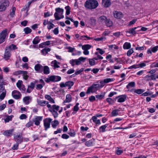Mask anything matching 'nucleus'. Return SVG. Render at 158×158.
<instances>
[{"label": "nucleus", "mask_w": 158, "mask_h": 158, "mask_svg": "<svg viewBox=\"0 0 158 158\" xmlns=\"http://www.w3.org/2000/svg\"><path fill=\"white\" fill-rule=\"evenodd\" d=\"M34 68L35 71L40 73H42L43 71V66L40 64H36Z\"/></svg>", "instance_id": "16"}, {"label": "nucleus", "mask_w": 158, "mask_h": 158, "mask_svg": "<svg viewBox=\"0 0 158 158\" xmlns=\"http://www.w3.org/2000/svg\"><path fill=\"white\" fill-rule=\"evenodd\" d=\"M6 92H2L0 95V99L1 101L3 100L6 96Z\"/></svg>", "instance_id": "48"}, {"label": "nucleus", "mask_w": 158, "mask_h": 158, "mask_svg": "<svg viewBox=\"0 0 158 158\" xmlns=\"http://www.w3.org/2000/svg\"><path fill=\"white\" fill-rule=\"evenodd\" d=\"M51 77H53L54 78L53 80L52 81L53 82H55L60 81L61 79V77L59 76L52 75Z\"/></svg>", "instance_id": "29"}, {"label": "nucleus", "mask_w": 158, "mask_h": 158, "mask_svg": "<svg viewBox=\"0 0 158 158\" xmlns=\"http://www.w3.org/2000/svg\"><path fill=\"white\" fill-rule=\"evenodd\" d=\"M105 23L106 26L109 27L112 26L113 25L112 21L109 19H107Z\"/></svg>", "instance_id": "26"}, {"label": "nucleus", "mask_w": 158, "mask_h": 158, "mask_svg": "<svg viewBox=\"0 0 158 158\" xmlns=\"http://www.w3.org/2000/svg\"><path fill=\"white\" fill-rule=\"evenodd\" d=\"M23 31L26 34H28L30 33L32 31L28 27H26L24 28Z\"/></svg>", "instance_id": "43"}, {"label": "nucleus", "mask_w": 158, "mask_h": 158, "mask_svg": "<svg viewBox=\"0 0 158 158\" xmlns=\"http://www.w3.org/2000/svg\"><path fill=\"white\" fill-rule=\"evenodd\" d=\"M52 121V119L50 118H46L44 120V126L45 130L46 131L50 127V123Z\"/></svg>", "instance_id": "8"}, {"label": "nucleus", "mask_w": 158, "mask_h": 158, "mask_svg": "<svg viewBox=\"0 0 158 158\" xmlns=\"http://www.w3.org/2000/svg\"><path fill=\"white\" fill-rule=\"evenodd\" d=\"M35 82H31L30 85L28 86V88H30L31 89H32V90H33L35 87Z\"/></svg>", "instance_id": "46"}, {"label": "nucleus", "mask_w": 158, "mask_h": 158, "mask_svg": "<svg viewBox=\"0 0 158 158\" xmlns=\"http://www.w3.org/2000/svg\"><path fill=\"white\" fill-rule=\"evenodd\" d=\"M3 92H6V90L5 89V86L2 85H0V93Z\"/></svg>", "instance_id": "57"}, {"label": "nucleus", "mask_w": 158, "mask_h": 158, "mask_svg": "<svg viewBox=\"0 0 158 158\" xmlns=\"http://www.w3.org/2000/svg\"><path fill=\"white\" fill-rule=\"evenodd\" d=\"M82 46V48L84 50L83 54L85 55H88L89 54V52L88 51L91 47V46L89 44H85L82 45L80 44V46Z\"/></svg>", "instance_id": "7"}, {"label": "nucleus", "mask_w": 158, "mask_h": 158, "mask_svg": "<svg viewBox=\"0 0 158 158\" xmlns=\"http://www.w3.org/2000/svg\"><path fill=\"white\" fill-rule=\"evenodd\" d=\"M41 39L39 36L36 37L32 41V43L34 44H36L39 43Z\"/></svg>", "instance_id": "33"}, {"label": "nucleus", "mask_w": 158, "mask_h": 158, "mask_svg": "<svg viewBox=\"0 0 158 158\" xmlns=\"http://www.w3.org/2000/svg\"><path fill=\"white\" fill-rule=\"evenodd\" d=\"M6 118L4 119V120L5 122L6 123L10 121H11L12 118L14 117V116L13 115H11L10 116L6 115Z\"/></svg>", "instance_id": "32"}, {"label": "nucleus", "mask_w": 158, "mask_h": 158, "mask_svg": "<svg viewBox=\"0 0 158 158\" xmlns=\"http://www.w3.org/2000/svg\"><path fill=\"white\" fill-rule=\"evenodd\" d=\"M14 138L16 140L17 143H20L23 141V137L22 136V134L21 135H15L14 136Z\"/></svg>", "instance_id": "15"}, {"label": "nucleus", "mask_w": 158, "mask_h": 158, "mask_svg": "<svg viewBox=\"0 0 158 158\" xmlns=\"http://www.w3.org/2000/svg\"><path fill=\"white\" fill-rule=\"evenodd\" d=\"M100 87L99 84H93L91 86L88 88L86 92V94H89L90 93H93L98 89Z\"/></svg>", "instance_id": "3"}, {"label": "nucleus", "mask_w": 158, "mask_h": 158, "mask_svg": "<svg viewBox=\"0 0 158 158\" xmlns=\"http://www.w3.org/2000/svg\"><path fill=\"white\" fill-rule=\"evenodd\" d=\"M11 56V49L10 46L6 47L5 51L4 58L6 60L9 59Z\"/></svg>", "instance_id": "4"}, {"label": "nucleus", "mask_w": 158, "mask_h": 158, "mask_svg": "<svg viewBox=\"0 0 158 158\" xmlns=\"http://www.w3.org/2000/svg\"><path fill=\"white\" fill-rule=\"evenodd\" d=\"M114 80V79L113 78H106L104 80L103 82L105 83H108L109 82L113 81Z\"/></svg>", "instance_id": "45"}, {"label": "nucleus", "mask_w": 158, "mask_h": 158, "mask_svg": "<svg viewBox=\"0 0 158 158\" xmlns=\"http://www.w3.org/2000/svg\"><path fill=\"white\" fill-rule=\"evenodd\" d=\"M158 50V45L155 46L152 48L149 49L148 50L147 53L148 54H152V52L155 53Z\"/></svg>", "instance_id": "17"}, {"label": "nucleus", "mask_w": 158, "mask_h": 158, "mask_svg": "<svg viewBox=\"0 0 158 158\" xmlns=\"http://www.w3.org/2000/svg\"><path fill=\"white\" fill-rule=\"evenodd\" d=\"M56 139H57V138H53L52 139H51L50 140H49L47 142V144H49L55 142L56 141Z\"/></svg>", "instance_id": "54"}, {"label": "nucleus", "mask_w": 158, "mask_h": 158, "mask_svg": "<svg viewBox=\"0 0 158 158\" xmlns=\"http://www.w3.org/2000/svg\"><path fill=\"white\" fill-rule=\"evenodd\" d=\"M8 35L7 29H5L2 31L0 34V44L3 42L6 39L7 35Z\"/></svg>", "instance_id": "6"}, {"label": "nucleus", "mask_w": 158, "mask_h": 158, "mask_svg": "<svg viewBox=\"0 0 158 158\" xmlns=\"http://www.w3.org/2000/svg\"><path fill=\"white\" fill-rule=\"evenodd\" d=\"M59 124V122L58 120H55L52 122V126L53 128H56L58 124Z\"/></svg>", "instance_id": "40"}, {"label": "nucleus", "mask_w": 158, "mask_h": 158, "mask_svg": "<svg viewBox=\"0 0 158 158\" xmlns=\"http://www.w3.org/2000/svg\"><path fill=\"white\" fill-rule=\"evenodd\" d=\"M139 45H137V46L136 47L135 49L136 50H139V51H142L144 50V46H142V47H139Z\"/></svg>", "instance_id": "59"}, {"label": "nucleus", "mask_w": 158, "mask_h": 158, "mask_svg": "<svg viewBox=\"0 0 158 158\" xmlns=\"http://www.w3.org/2000/svg\"><path fill=\"white\" fill-rule=\"evenodd\" d=\"M105 94H97L96 95L95 97L97 99V101L98 100H101L104 98Z\"/></svg>", "instance_id": "42"}, {"label": "nucleus", "mask_w": 158, "mask_h": 158, "mask_svg": "<svg viewBox=\"0 0 158 158\" xmlns=\"http://www.w3.org/2000/svg\"><path fill=\"white\" fill-rule=\"evenodd\" d=\"M156 79V74H148L144 77V79L147 81L155 80Z\"/></svg>", "instance_id": "10"}, {"label": "nucleus", "mask_w": 158, "mask_h": 158, "mask_svg": "<svg viewBox=\"0 0 158 158\" xmlns=\"http://www.w3.org/2000/svg\"><path fill=\"white\" fill-rule=\"evenodd\" d=\"M51 49L49 48H45L41 50V53L44 55H45L48 53L50 52Z\"/></svg>", "instance_id": "31"}, {"label": "nucleus", "mask_w": 158, "mask_h": 158, "mask_svg": "<svg viewBox=\"0 0 158 158\" xmlns=\"http://www.w3.org/2000/svg\"><path fill=\"white\" fill-rule=\"evenodd\" d=\"M89 22L92 26H94L96 24V20L93 17H91L90 19Z\"/></svg>", "instance_id": "36"}, {"label": "nucleus", "mask_w": 158, "mask_h": 158, "mask_svg": "<svg viewBox=\"0 0 158 158\" xmlns=\"http://www.w3.org/2000/svg\"><path fill=\"white\" fill-rule=\"evenodd\" d=\"M102 4L106 8L109 7L111 5L110 0H102Z\"/></svg>", "instance_id": "13"}, {"label": "nucleus", "mask_w": 158, "mask_h": 158, "mask_svg": "<svg viewBox=\"0 0 158 158\" xmlns=\"http://www.w3.org/2000/svg\"><path fill=\"white\" fill-rule=\"evenodd\" d=\"M94 139H92L86 141L85 144L86 146L87 147H90L94 145Z\"/></svg>", "instance_id": "21"}, {"label": "nucleus", "mask_w": 158, "mask_h": 158, "mask_svg": "<svg viewBox=\"0 0 158 158\" xmlns=\"http://www.w3.org/2000/svg\"><path fill=\"white\" fill-rule=\"evenodd\" d=\"M33 122L30 121L26 125V126L27 127H29L31 126H33Z\"/></svg>", "instance_id": "62"}, {"label": "nucleus", "mask_w": 158, "mask_h": 158, "mask_svg": "<svg viewBox=\"0 0 158 158\" xmlns=\"http://www.w3.org/2000/svg\"><path fill=\"white\" fill-rule=\"evenodd\" d=\"M51 64H53L52 66L54 67V69L58 68L60 67V66L58 65V64H60V63L57 62L56 60L52 61Z\"/></svg>", "instance_id": "28"}, {"label": "nucleus", "mask_w": 158, "mask_h": 158, "mask_svg": "<svg viewBox=\"0 0 158 158\" xmlns=\"http://www.w3.org/2000/svg\"><path fill=\"white\" fill-rule=\"evenodd\" d=\"M108 126V124H106L100 127L99 128L100 132H105L106 131V128Z\"/></svg>", "instance_id": "27"}, {"label": "nucleus", "mask_w": 158, "mask_h": 158, "mask_svg": "<svg viewBox=\"0 0 158 158\" xmlns=\"http://www.w3.org/2000/svg\"><path fill=\"white\" fill-rule=\"evenodd\" d=\"M65 9L66 10V15H69L70 13L71 8L69 6H67L65 7Z\"/></svg>", "instance_id": "44"}, {"label": "nucleus", "mask_w": 158, "mask_h": 158, "mask_svg": "<svg viewBox=\"0 0 158 158\" xmlns=\"http://www.w3.org/2000/svg\"><path fill=\"white\" fill-rule=\"evenodd\" d=\"M127 96L125 94H123L118 96L116 97V99L118 98V102H123L126 100Z\"/></svg>", "instance_id": "12"}, {"label": "nucleus", "mask_w": 158, "mask_h": 158, "mask_svg": "<svg viewBox=\"0 0 158 158\" xmlns=\"http://www.w3.org/2000/svg\"><path fill=\"white\" fill-rule=\"evenodd\" d=\"M88 129H89V128L87 127H84L83 126H81V130L82 131H87L88 130Z\"/></svg>", "instance_id": "61"}, {"label": "nucleus", "mask_w": 158, "mask_h": 158, "mask_svg": "<svg viewBox=\"0 0 158 158\" xmlns=\"http://www.w3.org/2000/svg\"><path fill=\"white\" fill-rule=\"evenodd\" d=\"M89 40L91 39V38L89 36H88L87 35H83L80 37V39L81 40Z\"/></svg>", "instance_id": "47"}, {"label": "nucleus", "mask_w": 158, "mask_h": 158, "mask_svg": "<svg viewBox=\"0 0 158 158\" xmlns=\"http://www.w3.org/2000/svg\"><path fill=\"white\" fill-rule=\"evenodd\" d=\"M107 19L106 16L102 15L99 17V20L101 22H104L105 23L107 20Z\"/></svg>", "instance_id": "37"}, {"label": "nucleus", "mask_w": 158, "mask_h": 158, "mask_svg": "<svg viewBox=\"0 0 158 158\" xmlns=\"http://www.w3.org/2000/svg\"><path fill=\"white\" fill-rule=\"evenodd\" d=\"M52 110H56L57 111L59 110V106H56V105H53L52 106Z\"/></svg>", "instance_id": "58"}, {"label": "nucleus", "mask_w": 158, "mask_h": 158, "mask_svg": "<svg viewBox=\"0 0 158 158\" xmlns=\"http://www.w3.org/2000/svg\"><path fill=\"white\" fill-rule=\"evenodd\" d=\"M9 2L8 0H2L0 2V12L5 10L6 8L9 6Z\"/></svg>", "instance_id": "2"}, {"label": "nucleus", "mask_w": 158, "mask_h": 158, "mask_svg": "<svg viewBox=\"0 0 158 158\" xmlns=\"http://www.w3.org/2000/svg\"><path fill=\"white\" fill-rule=\"evenodd\" d=\"M43 71L45 74H48L50 73L49 69L47 66H43Z\"/></svg>", "instance_id": "23"}, {"label": "nucleus", "mask_w": 158, "mask_h": 158, "mask_svg": "<svg viewBox=\"0 0 158 158\" xmlns=\"http://www.w3.org/2000/svg\"><path fill=\"white\" fill-rule=\"evenodd\" d=\"M30 99L29 96H26L23 98V101L27 105L30 102L29 100Z\"/></svg>", "instance_id": "41"}, {"label": "nucleus", "mask_w": 158, "mask_h": 158, "mask_svg": "<svg viewBox=\"0 0 158 158\" xmlns=\"http://www.w3.org/2000/svg\"><path fill=\"white\" fill-rule=\"evenodd\" d=\"M131 47V44L130 43L126 42L123 44V47L124 49H129Z\"/></svg>", "instance_id": "30"}, {"label": "nucleus", "mask_w": 158, "mask_h": 158, "mask_svg": "<svg viewBox=\"0 0 158 158\" xmlns=\"http://www.w3.org/2000/svg\"><path fill=\"white\" fill-rule=\"evenodd\" d=\"M73 85V82L71 81L66 82L65 83L62 82L60 84V86L61 88L68 87V89H70L71 87Z\"/></svg>", "instance_id": "9"}, {"label": "nucleus", "mask_w": 158, "mask_h": 158, "mask_svg": "<svg viewBox=\"0 0 158 158\" xmlns=\"http://www.w3.org/2000/svg\"><path fill=\"white\" fill-rule=\"evenodd\" d=\"M88 60V61H89V64L91 66L94 65L95 64V60L93 58L89 59Z\"/></svg>", "instance_id": "53"}, {"label": "nucleus", "mask_w": 158, "mask_h": 158, "mask_svg": "<svg viewBox=\"0 0 158 158\" xmlns=\"http://www.w3.org/2000/svg\"><path fill=\"white\" fill-rule=\"evenodd\" d=\"M22 81L21 80H19L18 82L16 83L17 87L20 90H21V87L22 86Z\"/></svg>", "instance_id": "51"}, {"label": "nucleus", "mask_w": 158, "mask_h": 158, "mask_svg": "<svg viewBox=\"0 0 158 158\" xmlns=\"http://www.w3.org/2000/svg\"><path fill=\"white\" fill-rule=\"evenodd\" d=\"M12 95L13 96V97L16 99H20L21 96H22V95L21 94H12Z\"/></svg>", "instance_id": "52"}, {"label": "nucleus", "mask_w": 158, "mask_h": 158, "mask_svg": "<svg viewBox=\"0 0 158 158\" xmlns=\"http://www.w3.org/2000/svg\"><path fill=\"white\" fill-rule=\"evenodd\" d=\"M61 137L64 139H67L69 137V136L65 134H63L61 136Z\"/></svg>", "instance_id": "63"}, {"label": "nucleus", "mask_w": 158, "mask_h": 158, "mask_svg": "<svg viewBox=\"0 0 158 158\" xmlns=\"http://www.w3.org/2000/svg\"><path fill=\"white\" fill-rule=\"evenodd\" d=\"M49 111L52 113L55 118H56L58 117V114L56 111L52 110H49Z\"/></svg>", "instance_id": "38"}, {"label": "nucleus", "mask_w": 158, "mask_h": 158, "mask_svg": "<svg viewBox=\"0 0 158 158\" xmlns=\"http://www.w3.org/2000/svg\"><path fill=\"white\" fill-rule=\"evenodd\" d=\"M70 63L72 66L74 65V63H75L76 65H78L79 64V59L77 60L73 59L72 60H70Z\"/></svg>", "instance_id": "34"}, {"label": "nucleus", "mask_w": 158, "mask_h": 158, "mask_svg": "<svg viewBox=\"0 0 158 158\" xmlns=\"http://www.w3.org/2000/svg\"><path fill=\"white\" fill-rule=\"evenodd\" d=\"M38 105L41 106H44L46 104H48V102L45 101L39 100L38 99L37 100Z\"/></svg>", "instance_id": "20"}, {"label": "nucleus", "mask_w": 158, "mask_h": 158, "mask_svg": "<svg viewBox=\"0 0 158 158\" xmlns=\"http://www.w3.org/2000/svg\"><path fill=\"white\" fill-rule=\"evenodd\" d=\"M98 5V2L96 0H87L84 4L86 8L91 10L96 8Z\"/></svg>", "instance_id": "1"}, {"label": "nucleus", "mask_w": 158, "mask_h": 158, "mask_svg": "<svg viewBox=\"0 0 158 158\" xmlns=\"http://www.w3.org/2000/svg\"><path fill=\"white\" fill-rule=\"evenodd\" d=\"M135 82H131L129 83L127 85L126 88L127 89H129L131 87H135Z\"/></svg>", "instance_id": "39"}, {"label": "nucleus", "mask_w": 158, "mask_h": 158, "mask_svg": "<svg viewBox=\"0 0 158 158\" xmlns=\"http://www.w3.org/2000/svg\"><path fill=\"white\" fill-rule=\"evenodd\" d=\"M44 86L42 84H38L36 85V89H41L43 88Z\"/></svg>", "instance_id": "64"}, {"label": "nucleus", "mask_w": 158, "mask_h": 158, "mask_svg": "<svg viewBox=\"0 0 158 158\" xmlns=\"http://www.w3.org/2000/svg\"><path fill=\"white\" fill-rule=\"evenodd\" d=\"M53 78V77H51V76L49 77V78H47L45 81L47 83H49L51 81L52 82L54 79Z\"/></svg>", "instance_id": "55"}, {"label": "nucleus", "mask_w": 158, "mask_h": 158, "mask_svg": "<svg viewBox=\"0 0 158 158\" xmlns=\"http://www.w3.org/2000/svg\"><path fill=\"white\" fill-rule=\"evenodd\" d=\"M42 116H36V118L33 119V121L35 122V124L36 126H38L40 124V121L42 120Z\"/></svg>", "instance_id": "14"}, {"label": "nucleus", "mask_w": 158, "mask_h": 158, "mask_svg": "<svg viewBox=\"0 0 158 158\" xmlns=\"http://www.w3.org/2000/svg\"><path fill=\"white\" fill-rule=\"evenodd\" d=\"M14 129H12L9 130L5 131H4L3 134L6 136H10L12 135V133L14 131Z\"/></svg>", "instance_id": "19"}, {"label": "nucleus", "mask_w": 158, "mask_h": 158, "mask_svg": "<svg viewBox=\"0 0 158 158\" xmlns=\"http://www.w3.org/2000/svg\"><path fill=\"white\" fill-rule=\"evenodd\" d=\"M89 100L90 102H93L96 100V98L94 96H91L89 97Z\"/></svg>", "instance_id": "60"}, {"label": "nucleus", "mask_w": 158, "mask_h": 158, "mask_svg": "<svg viewBox=\"0 0 158 158\" xmlns=\"http://www.w3.org/2000/svg\"><path fill=\"white\" fill-rule=\"evenodd\" d=\"M134 51L133 48H132L128 50L127 53V55L128 56H130L133 53Z\"/></svg>", "instance_id": "56"}, {"label": "nucleus", "mask_w": 158, "mask_h": 158, "mask_svg": "<svg viewBox=\"0 0 158 158\" xmlns=\"http://www.w3.org/2000/svg\"><path fill=\"white\" fill-rule=\"evenodd\" d=\"M24 72H26V73H23L22 74H23V78L25 80H27L28 77H29L27 75L28 72L26 71H24Z\"/></svg>", "instance_id": "49"}, {"label": "nucleus", "mask_w": 158, "mask_h": 158, "mask_svg": "<svg viewBox=\"0 0 158 158\" xmlns=\"http://www.w3.org/2000/svg\"><path fill=\"white\" fill-rule=\"evenodd\" d=\"M120 110L118 109H116L113 110L111 113L112 116L113 117L117 116L119 114L118 112Z\"/></svg>", "instance_id": "25"}, {"label": "nucleus", "mask_w": 158, "mask_h": 158, "mask_svg": "<svg viewBox=\"0 0 158 158\" xmlns=\"http://www.w3.org/2000/svg\"><path fill=\"white\" fill-rule=\"evenodd\" d=\"M56 12L54 13V16L56 20H59L60 19V18L58 16L59 14L60 15H63L64 12V10L62 8L60 7L57 8L55 9Z\"/></svg>", "instance_id": "5"}, {"label": "nucleus", "mask_w": 158, "mask_h": 158, "mask_svg": "<svg viewBox=\"0 0 158 158\" xmlns=\"http://www.w3.org/2000/svg\"><path fill=\"white\" fill-rule=\"evenodd\" d=\"M106 101L109 103V104H112L114 102V100L110 98H107L106 99Z\"/></svg>", "instance_id": "50"}, {"label": "nucleus", "mask_w": 158, "mask_h": 158, "mask_svg": "<svg viewBox=\"0 0 158 158\" xmlns=\"http://www.w3.org/2000/svg\"><path fill=\"white\" fill-rule=\"evenodd\" d=\"M113 14L114 17L117 19H120L123 17L122 13L120 11L114 10L113 11Z\"/></svg>", "instance_id": "11"}, {"label": "nucleus", "mask_w": 158, "mask_h": 158, "mask_svg": "<svg viewBox=\"0 0 158 158\" xmlns=\"http://www.w3.org/2000/svg\"><path fill=\"white\" fill-rule=\"evenodd\" d=\"M137 28H139V27L130 28L129 29L128 31H127V33L128 32L130 34H131L132 35H135L136 34L135 30Z\"/></svg>", "instance_id": "18"}, {"label": "nucleus", "mask_w": 158, "mask_h": 158, "mask_svg": "<svg viewBox=\"0 0 158 158\" xmlns=\"http://www.w3.org/2000/svg\"><path fill=\"white\" fill-rule=\"evenodd\" d=\"M45 97L46 99L49 100L50 102L52 103H55L54 100L53 98H52V97L49 95H46L45 96Z\"/></svg>", "instance_id": "35"}, {"label": "nucleus", "mask_w": 158, "mask_h": 158, "mask_svg": "<svg viewBox=\"0 0 158 158\" xmlns=\"http://www.w3.org/2000/svg\"><path fill=\"white\" fill-rule=\"evenodd\" d=\"M72 99L71 96L70 94H67L66 96V99L64 101V103H67L70 102Z\"/></svg>", "instance_id": "24"}, {"label": "nucleus", "mask_w": 158, "mask_h": 158, "mask_svg": "<svg viewBox=\"0 0 158 158\" xmlns=\"http://www.w3.org/2000/svg\"><path fill=\"white\" fill-rule=\"evenodd\" d=\"M134 91V93H136L138 94H142L144 91V90L142 89H132L130 90V91L132 92Z\"/></svg>", "instance_id": "22"}]
</instances>
